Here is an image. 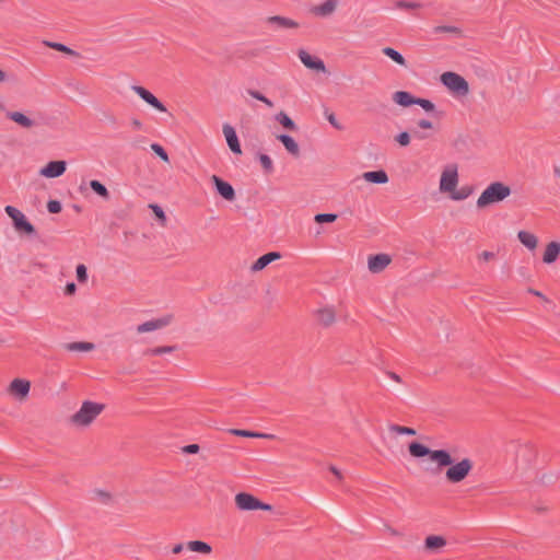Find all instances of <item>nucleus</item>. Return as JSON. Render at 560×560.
I'll use <instances>...</instances> for the list:
<instances>
[{"label":"nucleus","instance_id":"obj_1","mask_svg":"<svg viewBox=\"0 0 560 560\" xmlns=\"http://www.w3.org/2000/svg\"><path fill=\"white\" fill-rule=\"evenodd\" d=\"M408 452L413 458L429 457L435 464L438 471L444 470V479L447 483L457 485L466 480L474 469V462L464 457L454 462L450 452L445 450H431L417 441L408 445Z\"/></svg>","mask_w":560,"mask_h":560},{"label":"nucleus","instance_id":"obj_2","mask_svg":"<svg viewBox=\"0 0 560 560\" xmlns=\"http://www.w3.org/2000/svg\"><path fill=\"white\" fill-rule=\"evenodd\" d=\"M438 190L455 202L466 200L472 192L468 186L459 187V166L456 163H447L441 168Z\"/></svg>","mask_w":560,"mask_h":560},{"label":"nucleus","instance_id":"obj_3","mask_svg":"<svg viewBox=\"0 0 560 560\" xmlns=\"http://www.w3.org/2000/svg\"><path fill=\"white\" fill-rule=\"evenodd\" d=\"M105 409L104 402L91 399L82 400L78 410L70 416L69 423L78 430L88 429L95 423Z\"/></svg>","mask_w":560,"mask_h":560},{"label":"nucleus","instance_id":"obj_4","mask_svg":"<svg viewBox=\"0 0 560 560\" xmlns=\"http://www.w3.org/2000/svg\"><path fill=\"white\" fill-rule=\"evenodd\" d=\"M512 194L511 187L502 182L489 184L479 195L476 206L478 209H486L494 203H499Z\"/></svg>","mask_w":560,"mask_h":560},{"label":"nucleus","instance_id":"obj_5","mask_svg":"<svg viewBox=\"0 0 560 560\" xmlns=\"http://www.w3.org/2000/svg\"><path fill=\"white\" fill-rule=\"evenodd\" d=\"M32 389V382L26 377H13L5 386L7 397L18 404H24L28 400Z\"/></svg>","mask_w":560,"mask_h":560},{"label":"nucleus","instance_id":"obj_6","mask_svg":"<svg viewBox=\"0 0 560 560\" xmlns=\"http://www.w3.org/2000/svg\"><path fill=\"white\" fill-rule=\"evenodd\" d=\"M440 80L447 91L455 97H466L470 92L467 80L456 72L446 71L441 74Z\"/></svg>","mask_w":560,"mask_h":560},{"label":"nucleus","instance_id":"obj_7","mask_svg":"<svg viewBox=\"0 0 560 560\" xmlns=\"http://www.w3.org/2000/svg\"><path fill=\"white\" fill-rule=\"evenodd\" d=\"M234 502L236 508L240 511L250 512V511H271V505L261 502L255 495L247 492H240L234 497Z\"/></svg>","mask_w":560,"mask_h":560},{"label":"nucleus","instance_id":"obj_8","mask_svg":"<svg viewBox=\"0 0 560 560\" xmlns=\"http://www.w3.org/2000/svg\"><path fill=\"white\" fill-rule=\"evenodd\" d=\"M0 112H4L5 118L22 129H33L37 126L36 119L30 112L23 110H7L4 105L0 102Z\"/></svg>","mask_w":560,"mask_h":560},{"label":"nucleus","instance_id":"obj_9","mask_svg":"<svg viewBox=\"0 0 560 560\" xmlns=\"http://www.w3.org/2000/svg\"><path fill=\"white\" fill-rule=\"evenodd\" d=\"M5 212L12 220L14 230L18 233H24L26 235H32L35 232L33 224L26 219L25 214L12 206L5 207Z\"/></svg>","mask_w":560,"mask_h":560},{"label":"nucleus","instance_id":"obj_10","mask_svg":"<svg viewBox=\"0 0 560 560\" xmlns=\"http://www.w3.org/2000/svg\"><path fill=\"white\" fill-rule=\"evenodd\" d=\"M131 91L137 94L148 106L158 113H166V106L148 89L141 85H132Z\"/></svg>","mask_w":560,"mask_h":560},{"label":"nucleus","instance_id":"obj_11","mask_svg":"<svg viewBox=\"0 0 560 560\" xmlns=\"http://www.w3.org/2000/svg\"><path fill=\"white\" fill-rule=\"evenodd\" d=\"M173 317L171 315L163 316L161 318L151 319L137 326L138 334H147L154 330L162 329L171 325Z\"/></svg>","mask_w":560,"mask_h":560},{"label":"nucleus","instance_id":"obj_12","mask_svg":"<svg viewBox=\"0 0 560 560\" xmlns=\"http://www.w3.org/2000/svg\"><path fill=\"white\" fill-rule=\"evenodd\" d=\"M316 322L323 327H330L337 320V312L334 306H323L314 313Z\"/></svg>","mask_w":560,"mask_h":560},{"label":"nucleus","instance_id":"obj_13","mask_svg":"<svg viewBox=\"0 0 560 560\" xmlns=\"http://www.w3.org/2000/svg\"><path fill=\"white\" fill-rule=\"evenodd\" d=\"M298 57L307 69L323 73L326 72V66L320 58L313 56L303 49L299 50Z\"/></svg>","mask_w":560,"mask_h":560},{"label":"nucleus","instance_id":"obj_14","mask_svg":"<svg viewBox=\"0 0 560 560\" xmlns=\"http://www.w3.org/2000/svg\"><path fill=\"white\" fill-rule=\"evenodd\" d=\"M222 132L225 138L226 144L230 148V150L236 154L241 155L243 153L241 143L238 140V137L236 135V131L233 126L230 124H223L222 126Z\"/></svg>","mask_w":560,"mask_h":560},{"label":"nucleus","instance_id":"obj_15","mask_svg":"<svg viewBox=\"0 0 560 560\" xmlns=\"http://www.w3.org/2000/svg\"><path fill=\"white\" fill-rule=\"evenodd\" d=\"M67 170L65 161H50L39 170V175L45 178H56L61 176Z\"/></svg>","mask_w":560,"mask_h":560},{"label":"nucleus","instance_id":"obj_16","mask_svg":"<svg viewBox=\"0 0 560 560\" xmlns=\"http://www.w3.org/2000/svg\"><path fill=\"white\" fill-rule=\"evenodd\" d=\"M211 182L213 183L218 194L225 199L226 201H234L236 198V194L232 185L217 175L211 176Z\"/></svg>","mask_w":560,"mask_h":560},{"label":"nucleus","instance_id":"obj_17","mask_svg":"<svg viewBox=\"0 0 560 560\" xmlns=\"http://www.w3.org/2000/svg\"><path fill=\"white\" fill-rule=\"evenodd\" d=\"M560 257V242L550 241L545 244L541 253V261L545 265L555 264Z\"/></svg>","mask_w":560,"mask_h":560},{"label":"nucleus","instance_id":"obj_18","mask_svg":"<svg viewBox=\"0 0 560 560\" xmlns=\"http://www.w3.org/2000/svg\"><path fill=\"white\" fill-rule=\"evenodd\" d=\"M392 262V258L387 254H377L369 256L368 258V268L372 273L382 272L389 264Z\"/></svg>","mask_w":560,"mask_h":560},{"label":"nucleus","instance_id":"obj_19","mask_svg":"<svg viewBox=\"0 0 560 560\" xmlns=\"http://www.w3.org/2000/svg\"><path fill=\"white\" fill-rule=\"evenodd\" d=\"M340 0H325L323 3L312 8V13L316 16L327 18L338 8Z\"/></svg>","mask_w":560,"mask_h":560},{"label":"nucleus","instance_id":"obj_20","mask_svg":"<svg viewBox=\"0 0 560 560\" xmlns=\"http://www.w3.org/2000/svg\"><path fill=\"white\" fill-rule=\"evenodd\" d=\"M281 258L280 253L270 252L260 256L250 267L253 272H258L265 269L269 264Z\"/></svg>","mask_w":560,"mask_h":560},{"label":"nucleus","instance_id":"obj_21","mask_svg":"<svg viewBox=\"0 0 560 560\" xmlns=\"http://www.w3.org/2000/svg\"><path fill=\"white\" fill-rule=\"evenodd\" d=\"M275 138L283 144L288 153L292 156L300 155V145L291 136L280 133L276 135Z\"/></svg>","mask_w":560,"mask_h":560},{"label":"nucleus","instance_id":"obj_22","mask_svg":"<svg viewBox=\"0 0 560 560\" xmlns=\"http://www.w3.org/2000/svg\"><path fill=\"white\" fill-rule=\"evenodd\" d=\"M517 238L528 250H535L538 247L539 240L537 235L532 232L525 230L518 231Z\"/></svg>","mask_w":560,"mask_h":560},{"label":"nucleus","instance_id":"obj_23","mask_svg":"<svg viewBox=\"0 0 560 560\" xmlns=\"http://www.w3.org/2000/svg\"><path fill=\"white\" fill-rule=\"evenodd\" d=\"M362 178L366 183L384 185L388 183V175L385 171H370L362 174Z\"/></svg>","mask_w":560,"mask_h":560},{"label":"nucleus","instance_id":"obj_24","mask_svg":"<svg viewBox=\"0 0 560 560\" xmlns=\"http://www.w3.org/2000/svg\"><path fill=\"white\" fill-rule=\"evenodd\" d=\"M91 500L101 504H110L114 501V495L107 489L95 488L91 491Z\"/></svg>","mask_w":560,"mask_h":560},{"label":"nucleus","instance_id":"obj_25","mask_svg":"<svg viewBox=\"0 0 560 560\" xmlns=\"http://www.w3.org/2000/svg\"><path fill=\"white\" fill-rule=\"evenodd\" d=\"M392 100L394 101V103H396L397 105H399L401 107H409L411 105H415L416 97L412 94H410L409 92L397 91V92L393 93Z\"/></svg>","mask_w":560,"mask_h":560},{"label":"nucleus","instance_id":"obj_26","mask_svg":"<svg viewBox=\"0 0 560 560\" xmlns=\"http://www.w3.org/2000/svg\"><path fill=\"white\" fill-rule=\"evenodd\" d=\"M267 22L278 28H296L299 26L294 20L280 15L270 16L267 19Z\"/></svg>","mask_w":560,"mask_h":560},{"label":"nucleus","instance_id":"obj_27","mask_svg":"<svg viewBox=\"0 0 560 560\" xmlns=\"http://www.w3.org/2000/svg\"><path fill=\"white\" fill-rule=\"evenodd\" d=\"M275 120L280 124V126L289 131H296L298 126L290 118V116L281 110L275 115Z\"/></svg>","mask_w":560,"mask_h":560},{"label":"nucleus","instance_id":"obj_28","mask_svg":"<svg viewBox=\"0 0 560 560\" xmlns=\"http://www.w3.org/2000/svg\"><path fill=\"white\" fill-rule=\"evenodd\" d=\"M446 540L442 536L430 535L424 540V546L428 550L439 551L445 547Z\"/></svg>","mask_w":560,"mask_h":560},{"label":"nucleus","instance_id":"obj_29","mask_svg":"<svg viewBox=\"0 0 560 560\" xmlns=\"http://www.w3.org/2000/svg\"><path fill=\"white\" fill-rule=\"evenodd\" d=\"M187 548L192 552H198V553H202V555H210L212 552L211 546L201 540L188 541Z\"/></svg>","mask_w":560,"mask_h":560},{"label":"nucleus","instance_id":"obj_30","mask_svg":"<svg viewBox=\"0 0 560 560\" xmlns=\"http://www.w3.org/2000/svg\"><path fill=\"white\" fill-rule=\"evenodd\" d=\"M68 351H77V352H89L94 350L95 346L92 342L86 341H77L70 342L65 346Z\"/></svg>","mask_w":560,"mask_h":560},{"label":"nucleus","instance_id":"obj_31","mask_svg":"<svg viewBox=\"0 0 560 560\" xmlns=\"http://www.w3.org/2000/svg\"><path fill=\"white\" fill-rule=\"evenodd\" d=\"M383 54L388 57L389 59H392L394 62H396L397 65L401 66V67H406L407 63H406V59L404 58V56L397 51L396 49L392 48V47H385L383 48Z\"/></svg>","mask_w":560,"mask_h":560},{"label":"nucleus","instance_id":"obj_32","mask_svg":"<svg viewBox=\"0 0 560 560\" xmlns=\"http://www.w3.org/2000/svg\"><path fill=\"white\" fill-rule=\"evenodd\" d=\"M90 187L102 199H104V200L109 199V191L101 182L93 179L90 182Z\"/></svg>","mask_w":560,"mask_h":560},{"label":"nucleus","instance_id":"obj_33","mask_svg":"<svg viewBox=\"0 0 560 560\" xmlns=\"http://www.w3.org/2000/svg\"><path fill=\"white\" fill-rule=\"evenodd\" d=\"M390 433L401 434V435H416V430L409 427H404L399 424H390L388 427Z\"/></svg>","mask_w":560,"mask_h":560},{"label":"nucleus","instance_id":"obj_34","mask_svg":"<svg viewBox=\"0 0 560 560\" xmlns=\"http://www.w3.org/2000/svg\"><path fill=\"white\" fill-rule=\"evenodd\" d=\"M230 433L237 435V436H244V438H269L270 436L268 434L256 433V432L246 431V430H237V429L230 430Z\"/></svg>","mask_w":560,"mask_h":560},{"label":"nucleus","instance_id":"obj_35","mask_svg":"<svg viewBox=\"0 0 560 560\" xmlns=\"http://www.w3.org/2000/svg\"><path fill=\"white\" fill-rule=\"evenodd\" d=\"M258 160L266 173L270 174L273 172V162L267 154H259Z\"/></svg>","mask_w":560,"mask_h":560},{"label":"nucleus","instance_id":"obj_36","mask_svg":"<svg viewBox=\"0 0 560 560\" xmlns=\"http://www.w3.org/2000/svg\"><path fill=\"white\" fill-rule=\"evenodd\" d=\"M75 276L81 284H85L88 282V269L83 264H79L75 267Z\"/></svg>","mask_w":560,"mask_h":560},{"label":"nucleus","instance_id":"obj_37","mask_svg":"<svg viewBox=\"0 0 560 560\" xmlns=\"http://www.w3.org/2000/svg\"><path fill=\"white\" fill-rule=\"evenodd\" d=\"M316 223H331L337 220V214L335 213H318L314 217Z\"/></svg>","mask_w":560,"mask_h":560},{"label":"nucleus","instance_id":"obj_38","mask_svg":"<svg viewBox=\"0 0 560 560\" xmlns=\"http://www.w3.org/2000/svg\"><path fill=\"white\" fill-rule=\"evenodd\" d=\"M415 105L421 106L428 113H431L435 109V105L430 100L425 98L416 97Z\"/></svg>","mask_w":560,"mask_h":560},{"label":"nucleus","instance_id":"obj_39","mask_svg":"<svg viewBox=\"0 0 560 560\" xmlns=\"http://www.w3.org/2000/svg\"><path fill=\"white\" fill-rule=\"evenodd\" d=\"M325 117L326 119L328 120V122L337 130H342L343 127L342 125L338 121L335 113L332 112H329V110H326L325 112Z\"/></svg>","mask_w":560,"mask_h":560},{"label":"nucleus","instance_id":"obj_40","mask_svg":"<svg viewBox=\"0 0 560 560\" xmlns=\"http://www.w3.org/2000/svg\"><path fill=\"white\" fill-rule=\"evenodd\" d=\"M151 150L159 156L161 158V160H163L164 162H168L170 159H168V155L166 153V151L158 143H152L151 144Z\"/></svg>","mask_w":560,"mask_h":560},{"label":"nucleus","instance_id":"obj_41","mask_svg":"<svg viewBox=\"0 0 560 560\" xmlns=\"http://www.w3.org/2000/svg\"><path fill=\"white\" fill-rule=\"evenodd\" d=\"M395 140L400 147H407L410 144L411 138L408 132L404 131V132L398 133L395 137Z\"/></svg>","mask_w":560,"mask_h":560},{"label":"nucleus","instance_id":"obj_42","mask_svg":"<svg viewBox=\"0 0 560 560\" xmlns=\"http://www.w3.org/2000/svg\"><path fill=\"white\" fill-rule=\"evenodd\" d=\"M48 46L55 50H58V51H61V52H65V54H68V55H74L75 52L70 49L69 47L65 46L63 44H60V43H48Z\"/></svg>","mask_w":560,"mask_h":560},{"label":"nucleus","instance_id":"obj_43","mask_svg":"<svg viewBox=\"0 0 560 560\" xmlns=\"http://www.w3.org/2000/svg\"><path fill=\"white\" fill-rule=\"evenodd\" d=\"M149 207L150 209H152L154 215L161 221V223L164 224L166 221V217L162 208L159 207L158 205H150Z\"/></svg>","mask_w":560,"mask_h":560},{"label":"nucleus","instance_id":"obj_44","mask_svg":"<svg viewBox=\"0 0 560 560\" xmlns=\"http://www.w3.org/2000/svg\"><path fill=\"white\" fill-rule=\"evenodd\" d=\"M174 350H175V348H174V347H172V346H165V347H158V348L153 349V350L151 351V353H152L153 355H161V354H164V353H171V352H173Z\"/></svg>","mask_w":560,"mask_h":560},{"label":"nucleus","instance_id":"obj_45","mask_svg":"<svg viewBox=\"0 0 560 560\" xmlns=\"http://www.w3.org/2000/svg\"><path fill=\"white\" fill-rule=\"evenodd\" d=\"M47 209L50 213H59L61 211V205L57 200H51L47 203Z\"/></svg>","mask_w":560,"mask_h":560},{"label":"nucleus","instance_id":"obj_46","mask_svg":"<svg viewBox=\"0 0 560 560\" xmlns=\"http://www.w3.org/2000/svg\"><path fill=\"white\" fill-rule=\"evenodd\" d=\"M183 452L187 454H197L199 452L198 444H189L183 447Z\"/></svg>","mask_w":560,"mask_h":560},{"label":"nucleus","instance_id":"obj_47","mask_svg":"<svg viewBox=\"0 0 560 560\" xmlns=\"http://www.w3.org/2000/svg\"><path fill=\"white\" fill-rule=\"evenodd\" d=\"M417 125L421 129H432L433 128V124L430 120H428V119H420L417 122Z\"/></svg>","mask_w":560,"mask_h":560},{"label":"nucleus","instance_id":"obj_48","mask_svg":"<svg viewBox=\"0 0 560 560\" xmlns=\"http://www.w3.org/2000/svg\"><path fill=\"white\" fill-rule=\"evenodd\" d=\"M77 291V287L73 282H70L68 283L66 287H65V293L66 295H73Z\"/></svg>","mask_w":560,"mask_h":560},{"label":"nucleus","instance_id":"obj_49","mask_svg":"<svg viewBox=\"0 0 560 560\" xmlns=\"http://www.w3.org/2000/svg\"><path fill=\"white\" fill-rule=\"evenodd\" d=\"M493 257H494V254L491 252H487V250L479 254V259L485 260V261L491 260V259H493Z\"/></svg>","mask_w":560,"mask_h":560},{"label":"nucleus","instance_id":"obj_50","mask_svg":"<svg viewBox=\"0 0 560 560\" xmlns=\"http://www.w3.org/2000/svg\"><path fill=\"white\" fill-rule=\"evenodd\" d=\"M439 32L458 33V28L455 26H441L436 28Z\"/></svg>","mask_w":560,"mask_h":560},{"label":"nucleus","instance_id":"obj_51","mask_svg":"<svg viewBox=\"0 0 560 560\" xmlns=\"http://www.w3.org/2000/svg\"><path fill=\"white\" fill-rule=\"evenodd\" d=\"M9 80L7 72L0 68V84L5 83Z\"/></svg>","mask_w":560,"mask_h":560},{"label":"nucleus","instance_id":"obj_52","mask_svg":"<svg viewBox=\"0 0 560 560\" xmlns=\"http://www.w3.org/2000/svg\"><path fill=\"white\" fill-rule=\"evenodd\" d=\"M329 469L338 479H342V474L337 467L331 466Z\"/></svg>","mask_w":560,"mask_h":560},{"label":"nucleus","instance_id":"obj_53","mask_svg":"<svg viewBox=\"0 0 560 560\" xmlns=\"http://www.w3.org/2000/svg\"><path fill=\"white\" fill-rule=\"evenodd\" d=\"M183 550V545L182 544H177L173 547V553L177 555L179 552H182Z\"/></svg>","mask_w":560,"mask_h":560},{"label":"nucleus","instance_id":"obj_54","mask_svg":"<svg viewBox=\"0 0 560 560\" xmlns=\"http://www.w3.org/2000/svg\"><path fill=\"white\" fill-rule=\"evenodd\" d=\"M131 124H132L133 128H136V129L142 128V122L138 119H133Z\"/></svg>","mask_w":560,"mask_h":560},{"label":"nucleus","instance_id":"obj_55","mask_svg":"<svg viewBox=\"0 0 560 560\" xmlns=\"http://www.w3.org/2000/svg\"><path fill=\"white\" fill-rule=\"evenodd\" d=\"M264 102L267 106L271 107L272 106V103L271 101H269L267 97L264 96V100L261 101Z\"/></svg>","mask_w":560,"mask_h":560},{"label":"nucleus","instance_id":"obj_56","mask_svg":"<svg viewBox=\"0 0 560 560\" xmlns=\"http://www.w3.org/2000/svg\"><path fill=\"white\" fill-rule=\"evenodd\" d=\"M264 102L267 106L271 107L272 106V103L271 101H269L267 97L264 96V100L261 101Z\"/></svg>","mask_w":560,"mask_h":560},{"label":"nucleus","instance_id":"obj_57","mask_svg":"<svg viewBox=\"0 0 560 560\" xmlns=\"http://www.w3.org/2000/svg\"><path fill=\"white\" fill-rule=\"evenodd\" d=\"M389 534L393 536H399V533L394 528H389Z\"/></svg>","mask_w":560,"mask_h":560},{"label":"nucleus","instance_id":"obj_58","mask_svg":"<svg viewBox=\"0 0 560 560\" xmlns=\"http://www.w3.org/2000/svg\"><path fill=\"white\" fill-rule=\"evenodd\" d=\"M555 174L560 177V166H555Z\"/></svg>","mask_w":560,"mask_h":560},{"label":"nucleus","instance_id":"obj_59","mask_svg":"<svg viewBox=\"0 0 560 560\" xmlns=\"http://www.w3.org/2000/svg\"><path fill=\"white\" fill-rule=\"evenodd\" d=\"M402 7L412 9V8H416L417 4H415V3H407V4H404Z\"/></svg>","mask_w":560,"mask_h":560},{"label":"nucleus","instance_id":"obj_60","mask_svg":"<svg viewBox=\"0 0 560 560\" xmlns=\"http://www.w3.org/2000/svg\"><path fill=\"white\" fill-rule=\"evenodd\" d=\"M392 378L396 382H400V377L396 374H392Z\"/></svg>","mask_w":560,"mask_h":560},{"label":"nucleus","instance_id":"obj_61","mask_svg":"<svg viewBox=\"0 0 560 560\" xmlns=\"http://www.w3.org/2000/svg\"><path fill=\"white\" fill-rule=\"evenodd\" d=\"M254 96H255L258 101H262V100H264V95H261V94H258V93H257V94H255Z\"/></svg>","mask_w":560,"mask_h":560},{"label":"nucleus","instance_id":"obj_62","mask_svg":"<svg viewBox=\"0 0 560 560\" xmlns=\"http://www.w3.org/2000/svg\"><path fill=\"white\" fill-rule=\"evenodd\" d=\"M3 0H0V3L2 2Z\"/></svg>","mask_w":560,"mask_h":560}]
</instances>
